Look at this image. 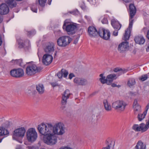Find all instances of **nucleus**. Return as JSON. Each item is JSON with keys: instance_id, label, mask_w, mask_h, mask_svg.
<instances>
[{"instance_id": "54", "label": "nucleus", "mask_w": 149, "mask_h": 149, "mask_svg": "<svg viewBox=\"0 0 149 149\" xmlns=\"http://www.w3.org/2000/svg\"><path fill=\"white\" fill-rule=\"evenodd\" d=\"M3 20V19L2 17L1 16V15H0V24L2 22Z\"/></svg>"}, {"instance_id": "46", "label": "nucleus", "mask_w": 149, "mask_h": 149, "mask_svg": "<svg viewBox=\"0 0 149 149\" xmlns=\"http://www.w3.org/2000/svg\"><path fill=\"white\" fill-rule=\"evenodd\" d=\"M59 149H73L72 148L68 146L62 147Z\"/></svg>"}, {"instance_id": "8", "label": "nucleus", "mask_w": 149, "mask_h": 149, "mask_svg": "<svg viewBox=\"0 0 149 149\" xmlns=\"http://www.w3.org/2000/svg\"><path fill=\"white\" fill-rule=\"evenodd\" d=\"M149 128V124L147 122L146 124L141 123L140 125L134 124L132 127V129L136 132L141 131L143 132L146 131Z\"/></svg>"}, {"instance_id": "55", "label": "nucleus", "mask_w": 149, "mask_h": 149, "mask_svg": "<svg viewBox=\"0 0 149 149\" xmlns=\"http://www.w3.org/2000/svg\"><path fill=\"white\" fill-rule=\"evenodd\" d=\"M21 147L20 146H17L16 147V149H21Z\"/></svg>"}, {"instance_id": "29", "label": "nucleus", "mask_w": 149, "mask_h": 149, "mask_svg": "<svg viewBox=\"0 0 149 149\" xmlns=\"http://www.w3.org/2000/svg\"><path fill=\"white\" fill-rule=\"evenodd\" d=\"M11 62L12 63H14L15 64L19 65V66L22 67L24 66V64L22 62V59H16L14 60H12Z\"/></svg>"}, {"instance_id": "45", "label": "nucleus", "mask_w": 149, "mask_h": 149, "mask_svg": "<svg viewBox=\"0 0 149 149\" xmlns=\"http://www.w3.org/2000/svg\"><path fill=\"white\" fill-rule=\"evenodd\" d=\"M149 103H148L146 105V107L145 110V111L144 112L147 113L148 110V109H149Z\"/></svg>"}, {"instance_id": "22", "label": "nucleus", "mask_w": 149, "mask_h": 149, "mask_svg": "<svg viewBox=\"0 0 149 149\" xmlns=\"http://www.w3.org/2000/svg\"><path fill=\"white\" fill-rule=\"evenodd\" d=\"M134 40L136 43L140 45L143 44L145 42L144 38L141 36H136Z\"/></svg>"}, {"instance_id": "6", "label": "nucleus", "mask_w": 149, "mask_h": 149, "mask_svg": "<svg viewBox=\"0 0 149 149\" xmlns=\"http://www.w3.org/2000/svg\"><path fill=\"white\" fill-rule=\"evenodd\" d=\"M126 104L122 100H117L113 102L112 104V107L115 110L120 111H124Z\"/></svg>"}, {"instance_id": "47", "label": "nucleus", "mask_w": 149, "mask_h": 149, "mask_svg": "<svg viewBox=\"0 0 149 149\" xmlns=\"http://www.w3.org/2000/svg\"><path fill=\"white\" fill-rule=\"evenodd\" d=\"M115 31L113 32V34L114 36H116L118 35V30H117L116 29H115Z\"/></svg>"}, {"instance_id": "28", "label": "nucleus", "mask_w": 149, "mask_h": 149, "mask_svg": "<svg viewBox=\"0 0 149 149\" xmlns=\"http://www.w3.org/2000/svg\"><path fill=\"white\" fill-rule=\"evenodd\" d=\"M104 74H100L99 76L100 78L99 79V80L102 84L107 83V77L106 78L104 76Z\"/></svg>"}, {"instance_id": "16", "label": "nucleus", "mask_w": 149, "mask_h": 149, "mask_svg": "<svg viewBox=\"0 0 149 149\" xmlns=\"http://www.w3.org/2000/svg\"><path fill=\"white\" fill-rule=\"evenodd\" d=\"M54 45L53 43H48L44 49L45 52L51 54L54 51Z\"/></svg>"}, {"instance_id": "48", "label": "nucleus", "mask_w": 149, "mask_h": 149, "mask_svg": "<svg viewBox=\"0 0 149 149\" xmlns=\"http://www.w3.org/2000/svg\"><path fill=\"white\" fill-rule=\"evenodd\" d=\"M77 13H78V11L77 10H76V11H72L70 12V13L72 14L73 15H75Z\"/></svg>"}, {"instance_id": "10", "label": "nucleus", "mask_w": 149, "mask_h": 149, "mask_svg": "<svg viewBox=\"0 0 149 149\" xmlns=\"http://www.w3.org/2000/svg\"><path fill=\"white\" fill-rule=\"evenodd\" d=\"M99 36L103 39L105 40H108L110 36V33L108 30L100 28L98 30Z\"/></svg>"}, {"instance_id": "19", "label": "nucleus", "mask_w": 149, "mask_h": 149, "mask_svg": "<svg viewBox=\"0 0 149 149\" xmlns=\"http://www.w3.org/2000/svg\"><path fill=\"white\" fill-rule=\"evenodd\" d=\"M5 2L9 8L11 9L17 7V3L15 0H5Z\"/></svg>"}, {"instance_id": "32", "label": "nucleus", "mask_w": 149, "mask_h": 149, "mask_svg": "<svg viewBox=\"0 0 149 149\" xmlns=\"http://www.w3.org/2000/svg\"><path fill=\"white\" fill-rule=\"evenodd\" d=\"M135 83V80L133 78L129 79L127 82V85L130 87L134 85Z\"/></svg>"}, {"instance_id": "53", "label": "nucleus", "mask_w": 149, "mask_h": 149, "mask_svg": "<svg viewBox=\"0 0 149 149\" xmlns=\"http://www.w3.org/2000/svg\"><path fill=\"white\" fill-rule=\"evenodd\" d=\"M110 147L109 145H108L106 147H104L102 148V149H109Z\"/></svg>"}, {"instance_id": "51", "label": "nucleus", "mask_w": 149, "mask_h": 149, "mask_svg": "<svg viewBox=\"0 0 149 149\" xmlns=\"http://www.w3.org/2000/svg\"><path fill=\"white\" fill-rule=\"evenodd\" d=\"M89 2L93 4V2L95 3V0H87Z\"/></svg>"}, {"instance_id": "33", "label": "nucleus", "mask_w": 149, "mask_h": 149, "mask_svg": "<svg viewBox=\"0 0 149 149\" xmlns=\"http://www.w3.org/2000/svg\"><path fill=\"white\" fill-rule=\"evenodd\" d=\"M113 71L115 72H118V73L116 74V76H118L121 74L124 73V72L121 69H120L118 68H116L114 69Z\"/></svg>"}, {"instance_id": "3", "label": "nucleus", "mask_w": 149, "mask_h": 149, "mask_svg": "<svg viewBox=\"0 0 149 149\" xmlns=\"http://www.w3.org/2000/svg\"><path fill=\"white\" fill-rule=\"evenodd\" d=\"M25 132L26 130L24 127H21L15 129L13 133V139L18 141L20 143H22V141L21 140L18 141V139L19 138H23Z\"/></svg>"}, {"instance_id": "44", "label": "nucleus", "mask_w": 149, "mask_h": 149, "mask_svg": "<svg viewBox=\"0 0 149 149\" xmlns=\"http://www.w3.org/2000/svg\"><path fill=\"white\" fill-rule=\"evenodd\" d=\"M147 47L146 48V51L147 52H149V42H148L146 44Z\"/></svg>"}, {"instance_id": "1", "label": "nucleus", "mask_w": 149, "mask_h": 149, "mask_svg": "<svg viewBox=\"0 0 149 149\" xmlns=\"http://www.w3.org/2000/svg\"><path fill=\"white\" fill-rule=\"evenodd\" d=\"M39 132L44 136L43 140L47 145L52 146L57 142L56 135H61L65 133L64 125L61 123H56L54 125L51 123H42L38 125Z\"/></svg>"}, {"instance_id": "34", "label": "nucleus", "mask_w": 149, "mask_h": 149, "mask_svg": "<svg viewBox=\"0 0 149 149\" xmlns=\"http://www.w3.org/2000/svg\"><path fill=\"white\" fill-rule=\"evenodd\" d=\"M61 71L63 76L65 78H66L68 74V71L64 69H62Z\"/></svg>"}, {"instance_id": "56", "label": "nucleus", "mask_w": 149, "mask_h": 149, "mask_svg": "<svg viewBox=\"0 0 149 149\" xmlns=\"http://www.w3.org/2000/svg\"><path fill=\"white\" fill-rule=\"evenodd\" d=\"M111 86L113 87H115L117 85L116 84H111Z\"/></svg>"}, {"instance_id": "58", "label": "nucleus", "mask_w": 149, "mask_h": 149, "mask_svg": "<svg viewBox=\"0 0 149 149\" xmlns=\"http://www.w3.org/2000/svg\"><path fill=\"white\" fill-rule=\"evenodd\" d=\"M78 41V40L77 39H76V40H75L74 41V43L76 44L77 42Z\"/></svg>"}, {"instance_id": "5", "label": "nucleus", "mask_w": 149, "mask_h": 149, "mask_svg": "<svg viewBox=\"0 0 149 149\" xmlns=\"http://www.w3.org/2000/svg\"><path fill=\"white\" fill-rule=\"evenodd\" d=\"M72 40L68 36H63L60 37L57 40L58 45L61 47H65L68 45Z\"/></svg>"}, {"instance_id": "15", "label": "nucleus", "mask_w": 149, "mask_h": 149, "mask_svg": "<svg viewBox=\"0 0 149 149\" xmlns=\"http://www.w3.org/2000/svg\"><path fill=\"white\" fill-rule=\"evenodd\" d=\"M133 108L134 109V113L135 114H137L138 113H140L141 111V106L138 103L137 100L135 99L133 102Z\"/></svg>"}, {"instance_id": "11", "label": "nucleus", "mask_w": 149, "mask_h": 149, "mask_svg": "<svg viewBox=\"0 0 149 149\" xmlns=\"http://www.w3.org/2000/svg\"><path fill=\"white\" fill-rule=\"evenodd\" d=\"M11 75L15 77H22L24 74V72L23 69H13L10 71Z\"/></svg>"}, {"instance_id": "24", "label": "nucleus", "mask_w": 149, "mask_h": 149, "mask_svg": "<svg viewBox=\"0 0 149 149\" xmlns=\"http://www.w3.org/2000/svg\"><path fill=\"white\" fill-rule=\"evenodd\" d=\"M132 26L131 28H130L129 26L128 28L125 30V34L123 38V40L126 41L129 39L130 37L131 29H132Z\"/></svg>"}, {"instance_id": "20", "label": "nucleus", "mask_w": 149, "mask_h": 149, "mask_svg": "<svg viewBox=\"0 0 149 149\" xmlns=\"http://www.w3.org/2000/svg\"><path fill=\"white\" fill-rule=\"evenodd\" d=\"M128 43L127 42H123L119 44L118 46V49L120 52L125 51L127 48Z\"/></svg>"}, {"instance_id": "39", "label": "nucleus", "mask_w": 149, "mask_h": 149, "mask_svg": "<svg viewBox=\"0 0 149 149\" xmlns=\"http://www.w3.org/2000/svg\"><path fill=\"white\" fill-rule=\"evenodd\" d=\"M102 22L103 24H107L108 23V21L107 18L104 17L102 20Z\"/></svg>"}, {"instance_id": "30", "label": "nucleus", "mask_w": 149, "mask_h": 149, "mask_svg": "<svg viewBox=\"0 0 149 149\" xmlns=\"http://www.w3.org/2000/svg\"><path fill=\"white\" fill-rule=\"evenodd\" d=\"M9 132L5 128L0 127V136L8 134Z\"/></svg>"}, {"instance_id": "13", "label": "nucleus", "mask_w": 149, "mask_h": 149, "mask_svg": "<svg viewBox=\"0 0 149 149\" xmlns=\"http://www.w3.org/2000/svg\"><path fill=\"white\" fill-rule=\"evenodd\" d=\"M53 58L51 55L47 54H44L42 58V62L46 65L49 64L52 61Z\"/></svg>"}, {"instance_id": "18", "label": "nucleus", "mask_w": 149, "mask_h": 149, "mask_svg": "<svg viewBox=\"0 0 149 149\" xmlns=\"http://www.w3.org/2000/svg\"><path fill=\"white\" fill-rule=\"evenodd\" d=\"M71 94L70 93L69 91L68 90H66L64 92L62 97V100L61 103L63 104H65L67 103V100L69 97V96Z\"/></svg>"}, {"instance_id": "21", "label": "nucleus", "mask_w": 149, "mask_h": 149, "mask_svg": "<svg viewBox=\"0 0 149 149\" xmlns=\"http://www.w3.org/2000/svg\"><path fill=\"white\" fill-rule=\"evenodd\" d=\"M103 104L104 109L107 111L108 112L111 111L112 108L111 106L107 99H105L103 100Z\"/></svg>"}, {"instance_id": "14", "label": "nucleus", "mask_w": 149, "mask_h": 149, "mask_svg": "<svg viewBox=\"0 0 149 149\" xmlns=\"http://www.w3.org/2000/svg\"><path fill=\"white\" fill-rule=\"evenodd\" d=\"M73 82L75 84L79 86H84L87 84V81L86 79L78 77L74 79Z\"/></svg>"}, {"instance_id": "49", "label": "nucleus", "mask_w": 149, "mask_h": 149, "mask_svg": "<svg viewBox=\"0 0 149 149\" xmlns=\"http://www.w3.org/2000/svg\"><path fill=\"white\" fill-rule=\"evenodd\" d=\"M123 2L127 3H129L130 2H131L132 0H122Z\"/></svg>"}, {"instance_id": "40", "label": "nucleus", "mask_w": 149, "mask_h": 149, "mask_svg": "<svg viewBox=\"0 0 149 149\" xmlns=\"http://www.w3.org/2000/svg\"><path fill=\"white\" fill-rule=\"evenodd\" d=\"M57 76L59 79H61L62 78L63 76L61 71V72H59L58 73Z\"/></svg>"}, {"instance_id": "35", "label": "nucleus", "mask_w": 149, "mask_h": 149, "mask_svg": "<svg viewBox=\"0 0 149 149\" xmlns=\"http://www.w3.org/2000/svg\"><path fill=\"white\" fill-rule=\"evenodd\" d=\"M31 9L33 12L36 13L37 10V5L34 4L32 5L31 7Z\"/></svg>"}, {"instance_id": "23", "label": "nucleus", "mask_w": 149, "mask_h": 149, "mask_svg": "<svg viewBox=\"0 0 149 149\" xmlns=\"http://www.w3.org/2000/svg\"><path fill=\"white\" fill-rule=\"evenodd\" d=\"M111 24L113 28L117 30H120L121 27V25L118 21L114 19H113L111 21Z\"/></svg>"}, {"instance_id": "27", "label": "nucleus", "mask_w": 149, "mask_h": 149, "mask_svg": "<svg viewBox=\"0 0 149 149\" xmlns=\"http://www.w3.org/2000/svg\"><path fill=\"white\" fill-rule=\"evenodd\" d=\"M36 88L40 94L43 93L44 91V88L42 84H39L36 86Z\"/></svg>"}, {"instance_id": "31", "label": "nucleus", "mask_w": 149, "mask_h": 149, "mask_svg": "<svg viewBox=\"0 0 149 149\" xmlns=\"http://www.w3.org/2000/svg\"><path fill=\"white\" fill-rule=\"evenodd\" d=\"M138 114L137 116L138 120L139 121H141L145 118L147 113L143 112L142 113H139Z\"/></svg>"}, {"instance_id": "41", "label": "nucleus", "mask_w": 149, "mask_h": 149, "mask_svg": "<svg viewBox=\"0 0 149 149\" xmlns=\"http://www.w3.org/2000/svg\"><path fill=\"white\" fill-rule=\"evenodd\" d=\"M74 74L73 73H71L69 75V79H71L73 77H75Z\"/></svg>"}, {"instance_id": "52", "label": "nucleus", "mask_w": 149, "mask_h": 149, "mask_svg": "<svg viewBox=\"0 0 149 149\" xmlns=\"http://www.w3.org/2000/svg\"><path fill=\"white\" fill-rule=\"evenodd\" d=\"M147 38L149 40V29L148 30L146 35Z\"/></svg>"}, {"instance_id": "37", "label": "nucleus", "mask_w": 149, "mask_h": 149, "mask_svg": "<svg viewBox=\"0 0 149 149\" xmlns=\"http://www.w3.org/2000/svg\"><path fill=\"white\" fill-rule=\"evenodd\" d=\"M148 76L147 74H145L142 75L140 78V79L142 81H144L146 80Z\"/></svg>"}, {"instance_id": "50", "label": "nucleus", "mask_w": 149, "mask_h": 149, "mask_svg": "<svg viewBox=\"0 0 149 149\" xmlns=\"http://www.w3.org/2000/svg\"><path fill=\"white\" fill-rule=\"evenodd\" d=\"M27 148H28V149H35V146H28L27 147Z\"/></svg>"}, {"instance_id": "2", "label": "nucleus", "mask_w": 149, "mask_h": 149, "mask_svg": "<svg viewBox=\"0 0 149 149\" xmlns=\"http://www.w3.org/2000/svg\"><path fill=\"white\" fill-rule=\"evenodd\" d=\"M76 28V26L71 23L69 19L65 20L63 26V29L65 30L69 35H72L74 34L75 32V29Z\"/></svg>"}, {"instance_id": "43", "label": "nucleus", "mask_w": 149, "mask_h": 149, "mask_svg": "<svg viewBox=\"0 0 149 149\" xmlns=\"http://www.w3.org/2000/svg\"><path fill=\"white\" fill-rule=\"evenodd\" d=\"M148 31V28L146 27H144L142 29L141 31L146 33Z\"/></svg>"}, {"instance_id": "9", "label": "nucleus", "mask_w": 149, "mask_h": 149, "mask_svg": "<svg viewBox=\"0 0 149 149\" xmlns=\"http://www.w3.org/2000/svg\"><path fill=\"white\" fill-rule=\"evenodd\" d=\"M129 27L131 28L134 22V19H133L136 13V9L134 4L131 3L129 5Z\"/></svg>"}, {"instance_id": "59", "label": "nucleus", "mask_w": 149, "mask_h": 149, "mask_svg": "<svg viewBox=\"0 0 149 149\" xmlns=\"http://www.w3.org/2000/svg\"><path fill=\"white\" fill-rule=\"evenodd\" d=\"M1 141H2V140H1V139L0 140V143L1 142Z\"/></svg>"}, {"instance_id": "7", "label": "nucleus", "mask_w": 149, "mask_h": 149, "mask_svg": "<svg viewBox=\"0 0 149 149\" xmlns=\"http://www.w3.org/2000/svg\"><path fill=\"white\" fill-rule=\"evenodd\" d=\"M41 70L40 68L38 67L34 64L28 66L26 69V73L28 76H31Z\"/></svg>"}, {"instance_id": "36", "label": "nucleus", "mask_w": 149, "mask_h": 149, "mask_svg": "<svg viewBox=\"0 0 149 149\" xmlns=\"http://www.w3.org/2000/svg\"><path fill=\"white\" fill-rule=\"evenodd\" d=\"M47 0H38L39 4L42 7H44L46 2Z\"/></svg>"}, {"instance_id": "12", "label": "nucleus", "mask_w": 149, "mask_h": 149, "mask_svg": "<svg viewBox=\"0 0 149 149\" xmlns=\"http://www.w3.org/2000/svg\"><path fill=\"white\" fill-rule=\"evenodd\" d=\"M9 12V8L6 3H2L0 5V15H6Z\"/></svg>"}, {"instance_id": "4", "label": "nucleus", "mask_w": 149, "mask_h": 149, "mask_svg": "<svg viewBox=\"0 0 149 149\" xmlns=\"http://www.w3.org/2000/svg\"><path fill=\"white\" fill-rule=\"evenodd\" d=\"M26 137L29 142H32L36 140L37 134L35 129L33 128L28 130L26 132Z\"/></svg>"}, {"instance_id": "42", "label": "nucleus", "mask_w": 149, "mask_h": 149, "mask_svg": "<svg viewBox=\"0 0 149 149\" xmlns=\"http://www.w3.org/2000/svg\"><path fill=\"white\" fill-rule=\"evenodd\" d=\"M51 84L53 87L58 86V84L56 82L51 83Z\"/></svg>"}, {"instance_id": "17", "label": "nucleus", "mask_w": 149, "mask_h": 149, "mask_svg": "<svg viewBox=\"0 0 149 149\" xmlns=\"http://www.w3.org/2000/svg\"><path fill=\"white\" fill-rule=\"evenodd\" d=\"M88 32L91 36H95L99 35L98 31H97L96 29L93 26H90L88 29Z\"/></svg>"}, {"instance_id": "57", "label": "nucleus", "mask_w": 149, "mask_h": 149, "mask_svg": "<svg viewBox=\"0 0 149 149\" xmlns=\"http://www.w3.org/2000/svg\"><path fill=\"white\" fill-rule=\"evenodd\" d=\"M2 43V41L1 38L0 37V46L1 45Z\"/></svg>"}, {"instance_id": "38", "label": "nucleus", "mask_w": 149, "mask_h": 149, "mask_svg": "<svg viewBox=\"0 0 149 149\" xmlns=\"http://www.w3.org/2000/svg\"><path fill=\"white\" fill-rule=\"evenodd\" d=\"M36 33V31L35 30H32L31 31H28L27 33V35L28 36H33Z\"/></svg>"}, {"instance_id": "25", "label": "nucleus", "mask_w": 149, "mask_h": 149, "mask_svg": "<svg viewBox=\"0 0 149 149\" xmlns=\"http://www.w3.org/2000/svg\"><path fill=\"white\" fill-rule=\"evenodd\" d=\"M134 149H146V145L141 141H139Z\"/></svg>"}, {"instance_id": "26", "label": "nucleus", "mask_w": 149, "mask_h": 149, "mask_svg": "<svg viewBox=\"0 0 149 149\" xmlns=\"http://www.w3.org/2000/svg\"><path fill=\"white\" fill-rule=\"evenodd\" d=\"M116 75L115 74H111L107 76V82H112L114 79H116Z\"/></svg>"}]
</instances>
